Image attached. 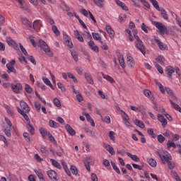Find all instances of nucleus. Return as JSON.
I'll list each match as a JSON object with an SVG mask.
<instances>
[{
	"mask_svg": "<svg viewBox=\"0 0 181 181\" xmlns=\"http://www.w3.org/2000/svg\"><path fill=\"white\" fill-rule=\"evenodd\" d=\"M38 46L49 57L53 56V52L50 51V48H49V45L46 43V42L43 41V40H40L38 41Z\"/></svg>",
	"mask_w": 181,
	"mask_h": 181,
	"instance_id": "nucleus-1",
	"label": "nucleus"
},
{
	"mask_svg": "<svg viewBox=\"0 0 181 181\" xmlns=\"http://www.w3.org/2000/svg\"><path fill=\"white\" fill-rule=\"evenodd\" d=\"M151 23L158 29L160 35H165V33H168V28H166V25L162 24V23L151 21Z\"/></svg>",
	"mask_w": 181,
	"mask_h": 181,
	"instance_id": "nucleus-2",
	"label": "nucleus"
},
{
	"mask_svg": "<svg viewBox=\"0 0 181 181\" xmlns=\"http://www.w3.org/2000/svg\"><path fill=\"white\" fill-rule=\"evenodd\" d=\"M135 47L138 50H140L142 54L145 55L146 53V51L145 49V45H144V42H142V40L139 38V37H136V40L135 41Z\"/></svg>",
	"mask_w": 181,
	"mask_h": 181,
	"instance_id": "nucleus-3",
	"label": "nucleus"
},
{
	"mask_svg": "<svg viewBox=\"0 0 181 181\" xmlns=\"http://www.w3.org/2000/svg\"><path fill=\"white\" fill-rule=\"evenodd\" d=\"M6 43L10 46V47H12L14 49V50H19V47L18 46V43L15 42L11 37H6Z\"/></svg>",
	"mask_w": 181,
	"mask_h": 181,
	"instance_id": "nucleus-4",
	"label": "nucleus"
},
{
	"mask_svg": "<svg viewBox=\"0 0 181 181\" xmlns=\"http://www.w3.org/2000/svg\"><path fill=\"white\" fill-rule=\"evenodd\" d=\"M93 156L86 157L83 160V163L86 169L88 172H91V168H90V163H93Z\"/></svg>",
	"mask_w": 181,
	"mask_h": 181,
	"instance_id": "nucleus-5",
	"label": "nucleus"
},
{
	"mask_svg": "<svg viewBox=\"0 0 181 181\" xmlns=\"http://www.w3.org/2000/svg\"><path fill=\"white\" fill-rule=\"evenodd\" d=\"M20 107L21 108V111H22L23 112H29V111H30V108L29 107V105L25 101L21 102Z\"/></svg>",
	"mask_w": 181,
	"mask_h": 181,
	"instance_id": "nucleus-6",
	"label": "nucleus"
},
{
	"mask_svg": "<svg viewBox=\"0 0 181 181\" xmlns=\"http://www.w3.org/2000/svg\"><path fill=\"white\" fill-rule=\"evenodd\" d=\"M118 62L122 69H125V60L124 59V55L120 52H117Z\"/></svg>",
	"mask_w": 181,
	"mask_h": 181,
	"instance_id": "nucleus-7",
	"label": "nucleus"
},
{
	"mask_svg": "<svg viewBox=\"0 0 181 181\" xmlns=\"http://www.w3.org/2000/svg\"><path fill=\"white\" fill-rule=\"evenodd\" d=\"M11 88L16 94H19L21 92V90H22V85L19 83L13 84H11Z\"/></svg>",
	"mask_w": 181,
	"mask_h": 181,
	"instance_id": "nucleus-8",
	"label": "nucleus"
},
{
	"mask_svg": "<svg viewBox=\"0 0 181 181\" xmlns=\"http://www.w3.org/2000/svg\"><path fill=\"white\" fill-rule=\"evenodd\" d=\"M128 67L130 69H134L135 66V61L134 60V58L131 56L127 57V62Z\"/></svg>",
	"mask_w": 181,
	"mask_h": 181,
	"instance_id": "nucleus-9",
	"label": "nucleus"
},
{
	"mask_svg": "<svg viewBox=\"0 0 181 181\" xmlns=\"http://www.w3.org/2000/svg\"><path fill=\"white\" fill-rule=\"evenodd\" d=\"M156 43H157L160 50H166V45L163 44V42H160V40L157 37L154 38Z\"/></svg>",
	"mask_w": 181,
	"mask_h": 181,
	"instance_id": "nucleus-10",
	"label": "nucleus"
},
{
	"mask_svg": "<svg viewBox=\"0 0 181 181\" xmlns=\"http://www.w3.org/2000/svg\"><path fill=\"white\" fill-rule=\"evenodd\" d=\"M47 175L49 177V179H53L54 180H57V173L53 170H50L47 171Z\"/></svg>",
	"mask_w": 181,
	"mask_h": 181,
	"instance_id": "nucleus-11",
	"label": "nucleus"
},
{
	"mask_svg": "<svg viewBox=\"0 0 181 181\" xmlns=\"http://www.w3.org/2000/svg\"><path fill=\"white\" fill-rule=\"evenodd\" d=\"M17 110L18 112H19V114H21V115H22V117L24 118V119H25V121H27V122H30V119L29 118V116H28V112H22V110H21V108L17 107Z\"/></svg>",
	"mask_w": 181,
	"mask_h": 181,
	"instance_id": "nucleus-12",
	"label": "nucleus"
},
{
	"mask_svg": "<svg viewBox=\"0 0 181 181\" xmlns=\"http://www.w3.org/2000/svg\"><path fill=\"white\" fill-rule=\"evenodd\" d=\"M21 21L25 26H28V28H33L32 22L29 21L26 17H21Z\"/></svg>",
	"mask_w": 181,
	"mask_h": 181,
	"instance_id": "nucleus-13",
	"label": "nucleus"
},
{
	"mask_svg": "<svg viewBox=\"0 0 181 181\" xmlns=\"http://www.w3.org/2000/svg\"><path fill=\"white\" fill-rule=\"evenodd\" d=\"M158 12H160V15L162 18L165 19V21L169 20V15H168V11H166L165 8H160V10H158Z\"/></svg>",
	"mask_w": 181,
	"mask_h": 181,
	"instance_id": "nucleus-14",
	"label": "nucleus"
},
{
	"mask_svg": "<svg viewBox=\"0 0 181 181\" xmlns=\"http://www.w3.org/2000/svg\"><path fill=\"white\" fill-rule=\"evenodd\" d=\"M65 129L69 135H71V136H74V135H76V131H74L69 124H66Z\"/></svg>",
	"mask_w": 181,
	"mask_h": 181,
	"instance_id": "nucleus-15",
	"label": "nucleus"
},
{
	"mask_svg": "<svg viewBox=\"0 0 181 181\" xmlns=\"http://www.w3.org/2000/svg\"><path fill=\"white\" fill-rule=\"evenodd\" d=\"M166 71L168 73V76L169 78H171V80H172V74H173V73H175V68H173V66H167Z\"/></svg>",
	"mask_w": 181,
	"mask_h": 181,
	"instance_id": "nucleus-16",
	"label": "nucleus"
},
{
	"mask_svg": "<svg viewBox=\"0 0 181 181\" xmlns=\"http://www.w3.org/2000/svg\"><path fill=\"white\" fill-rule=\"evenodd\" d=\"M40 20H36L33 23L34 30H39L40 29Z\"/></svg>",
	"mask_w": 181,
	"mask_h": 181,
	"instance_id": "nucleus-17",
	"label": "nucleus"
},
{
	"mask_svg": "<svg viewBox=\"0 0 181 181\" xmlns=\"http://www.w3.org/2000/svg\"><path fill=\"white\" fill-rule=\"evenodd\" d=\"M85 78H86V81L89 84H94V80H93V76H91V74L85 73Z\"/></svg>",
	"mask_w": 181,
	"mask_h": 181,
	"instance_id": "nucleus-18",
	"label": "nucleus"
},
{
	"mask_svg": "<svg viewBox=\"0 0 181 181\" xmlns=\"http://www.w3.org/2000/svg\"><path fill=\"white\" fill-rule=\"evenodd\" d=\"M126 154L127 155V156H129V158H131L132 160H134V162H139V160H141L139 157H138V156L136 155H132L131 153L129 152H127Z\"/></svg>",
	"mask_w": 181,
	"mask_h": 181,
	"instance_id": "nucleus-19",
	"label": "nucleus"
},
{
	"mask_svg": "<svg viewBox=\"0 0 181 181\" xmlns=\"http://www.w3.org/2000/svg\"><path fill=\"white\" fill-rule=\"evenodd\" d=\"M105 148L106 151L110 153V155H115V151H114V148L110 146V144H105Z\"/></svg>",
	"mask_w": 181,
	"mask_h": 181,
	"instance_id": "nucleus-20",
	"label": "nucleus"
},
{
	"mask_svg": "<svg viewBox=\"0 0 181 181\" xmlns=\"http://www.w3.org/2000/svg\"><path fill=\"white\" fill-rule=\"evenodd\" d=\"M106 30H107V33H108L110 37H114V35L115 34V33L114 32V30H112V28H111V26L106 25Z\"/></svg>",
	"mask_w": 181,
	"mask_h": 181,
	"instance_id": "nucleus-21",
	"label": "nucleus"
},
{
	"mask_svg": "<svg viewBox=\"0 0 181 181\" xmlns=\"http://www.w3.org/2000/svg\"><path fill=\"white\" fill-rule=\"evenodd\" d=\"M42 81L47 86H49L52 90H54V87L52 84V82H50V80L47 78L42 77Z\"/></svg>",
	"mask_w": 181,
	"mask_h": 181,
	"instance_id": "nucleus-22",
	"label": "nucleus"
},
{
	"mask_svg": "<svg viewBox=\"0 0 181 181\" xmlns=\"http://www.w3.org/2000/svg\"><path fill=\"white\" fill-rule=\"evenodd\" d=\"M159 157L160 158L163 163H166V162H169L170 159V156H162L160 154H159Z\"/></svg>",
	"mask_w": 181,
	"mask_h": 181,
	"instance_id": "nucleus-23",
	"label": "nucleus"
},
{
	"mask_svg": "<svg viewBox=\"0 0 181 181\" xmlns=\"http://www.w3.org/2000/svg\"><path fill=\"white\" fill-rule=\"evenodd\" d=\"M151 4H152L153 8L156 9V11H160V7L159 6V3H158V1L156 0H149Z\"/></svg>",
	"mask_w": 181,
	"mask_h": 181,
	"instance_id": "nucleus-24",
	"label": "nucleus"
},
{
	"mask_svg": "<svg viewBox=\"0 0 181 181\" xmlns=\"http://www.w3.org/2000/svg\"><path fill=\"white\" fill-rule=\"evenodd\" d=\"M74 35L76 39H78L79 42H84V38L83 37V35H80V33L78 32V30H75Z\"/></svg>",
	"mask_w": 181,
	"mask_h": 181,
	"instance_id": "nucleus-25",
	"label": "nucleus"
},
{
	"mask_svg": "<svg viewBox=\"0 0 181 181\" xmlns=\"http://www.w3.org/2000/svg\"><path fill=\"white\" fill-rule=\"evenodd\" d=\"M116 3H117V5H118V6H120V8H123L124 11H128V7L127 6V5H125L121 1L116 0Z\"/></svg>",
	"mask_w": 181,
	"mask_h": 181,
	"instance_id": "nucleus-26",
	"label": "nucleus"
},
{
	"mask_svg": "<svg viewBox=\"0 0 181 181\" xmlns=\"http://www.w3.org/2000/svg\"><path fill=\"white\" fill-rule=\"evenodd\" d=\"M134 124H135V125H136L139 128H141L142 129H143V128H145V124H144L142 121H141L138 119H135Z\"/></svg>",
	"mask_w": 181,
	"mask_h": 181,
	"instance_id": "nucleus-27",
	"label": "nucleus"
},
{
	"mask_svg": "<svg viewBox=\"0 0 181 181\" xmlns=\"http://www.w3.org/2000/svg\"><path fill=\"white\" fill-rule=\"evenodd\" d=\"M103 78H105V80H107V81H109L110 83H115V81H114V78H112V77L108 76V75H106V74H104V73H101Z\"/></svg>",
	"mask_w": 181,
	"mask_h": 181,
	"instance_id": "nucleus-28",
	"label": "nucleus"
},
{
	"mask_svg": "<svg viewBox=\"0 0 181 181\" xmlns=\"http://www.w3.org/2000/svg\"><path fill=\"white\" fill-rule=\"evenodd\" d=\"M147 162L149 164L150 166H152V168H156V160L153 158H147Z\"/></svg>",
	"mask_w": 181,
	"mask_h": 181,
	"instance_id": "nucleus-29",
	"label": "nucleus"
},
{
	"mask_svg": "<svg viewBox=\"0 0 181 181\" xmlns=\"http://www.w3.org/2000/svg\"><path fill=\"white\" fill-rule=\"evenodd\" d=\"M156 60L158 62V63H160V64H161V66H164L165 65V57H163V56L160 55L158 56Z\"/></svg>",
	"mask_w": 181,
	"mask_h": 181,
	"instance_id": "nucleus-30",
	"label": "nucleus"
},
{
	"mask_svg": "<svg viewBox=\"0 0 181 181\" xmlns=\"http://www.w3.org/2000/svg\"><path fill=\"white\" fill-rule=\"evenodd\" d=\"M27 128L30 131L31 135H35V127L32 124H30V122H28L27 123Z\"/></svg>",
	"mask_w": 181,
	"mask_h": 181,
	"instance_id": "nucleus-31",
	"label": "nucleus"
},
{
	"mask_svg": "<svg viewBox=\"0 0 181 181\" xmlns=\"http://www.w3.org/2000/svg\"><path fill=\"white\" fill-rule=\"evenodd\" d=\"M34 172L37 175L40 180L45 181V178L43 177V174H42V171H40V170H35Z\"/></svg>",
	"mask_w": 181,
	"mask_h": 181,
	"instance_id": "nucleus-32",
	"label": "nucleus"
},
{
	"mask_svg": "<svg viewBox=\"0 0 181 181\" xmlns=\"http://www.w3.org/2000/svg\"><path fill=\"white\" fill-rule=\"evenodd\" d=\"M52 165L54 166V168H57V169H62V165H60V163L57 162L56 160L51 158L50 159Z\"/></svg>",
	"mask_w": 181,
	"mask_h": 181,
	"instance_id": "nucleus-33",
	"label": "nucleus"
},
{
	"mask_svg": "<svg viewBox=\"0 0 181 181\" xmlns=\"http://www.w3.org/2000/svg\"><path fill=\"white\" fill-rule=\"evenodd\" d=\"M110 163L114 170L116 171V173H117L118 175H121V171L119 170V168H118V166H117V164H115V163L113 161H111Z\"/></svg>",
	"mask_w": 181,
	"mask_h": 181,
	"instance_id": "nucleus-34",
	"label": "nucleus"
},
{
	"mask_svg": "<svg viewBox=\"0 0 181 181\" xmlns=\"http://www.w3.org/2000/svg\"><path fill=\"white\" fill-rule=\"evenodd\" d=\"M40 151L41 153H43V155H49V150L47 149V147L45 146H41L40 148Z\"/></svg>",
	"mask_w": 181,
	"mask_h": 181,
	"instance_id": "nucleus-35",
	"label": "nucleus"
},
{
	"mask_svg": "<svg viewBox=\"0 0 181 181\" xmlns=\"http://www.w3.org/2000/svg\"><path fill=\"white\" fill-rule=\"evenodd\" d=\"M6 69L7 73H13L14 74H16V69H15V67L11 65H6Z\"/></svg>",
	"mask_w": 181,
	"mask_h": 181,
	"instance_id": "nucleus-36",
	"label": "nucleus"
},
{
	"mask_svg": "<svg viewBox=\"0 0 181 181\" xmlns=\"http://www.w3.org/2000/svg\"><path fill=\"white\" fill-rule=\"evenodd\" d=\"M166 145H167L168 149H170V148H176V146H177V145H176V144H175V142H173V141H170V140H169V141L167 142Z\"/></svg>",
	"mask_w": 181,
	"mask_h": 181,
	"instance_id": "nucleus-37",
	"label": "nucleus"
},
{
	"mask_svg": "<svg viewBox=\"0 0 181 181\" xmlns=\"http://www.w3.org/2000/svg\"><path fill=\"white\" fill-rule=\"evenodd\" d=\"M93 2L99 6V8H104V0H93Z\"/></svg>",
	"mask_w": 181,
	"mask_h": 181,
	"instance_id": "nucleus-38",
	"label": "nucleus"
},
{
	"mask_svg": "<svg viewBox=\"0 0 181 181\" xmlns=\"http://www.w3.org/2000/svg\"><path fill=\"white\" fill-rule=\"evenodd\" d=\"M144 94L146 97H148V98H150L151 100H152V98H153V96H152V92H151L149 90L146 89L144 90Z\"/></svg>",
	"mask_w": 181,
	"mask_h": 181,
	"instance_id": "nucleus-39",
	"label": "nucleus"
},
{
	"mask_svg": "<svg viewBox=\"0 0 181 181\" xmlns=\"http://www.w3.org/2000/svg\"><path fill=\"white\" fill-rule=\"evenodd\" d=\"M53 103L55 107H57V108H62V103H60V100L57 99V98H55L53 100Z\"/></svg>",
	"mask_w": 181,
	"mask_h": 181,
	"instance_id": "nucleus-40",
	"label": "nucleus"
},
{
	"mask_svg": "<svg viewBox=\"0 0 181 181\" xmlns=\"http://www.w3.org/2000/svg\"><path fill=\"white\" fill-rule=\"evenodd\" d=\"M92 36L95 40H98V42H101V35L97 33H93Z\"/></svg>",
	"mask_w": 181,
	"mask_h": 181,
	"instance_id": "nucleus-41",
	"label": "nucleus"
},
{
	"mask_svg": "<svg viewBox=\"0 0 181 181\" xmlns=\"http://www.w3.org/2000/svg\"><path fill=\"white\" fill-rule=\"evenodd\" d=\"M11 129H12V127H6L4 129V134L8 136V138H11L12 136V134L11 133Z\"/></svg>",
	"mask_w": 181,
	"mask_h": 181,
	"instance_id": "nucleus-42",
	"label": "nucleus"
},
{
	"mask_svg": "<svg viewBox=\"0 0 181 181\" xmlns=\"http://www.w3.org/2000/svg\"><path fill=\"white\" fill-rule=\"evenodd\" d=\"M25 91L28 93V94H32V91H33V88L30 87V86L28 83L25 85Z\"/></svg>",
	"mask_w": 181,
	"mask_h": 181,
	"instance_id": "nucleus-43",
	"label": "nucleus"
},
{
	"mask_svg": "<svg viewBox=\"0 0 181 181\" xmlns=\"http://www.w3.org/2000/svg\"><path fill=\"white\" fill-rule=\"evenodd\" d=\"M101 121H103L105 124H111V118L110 117V116H105V119L103 117H101Z\"/></svg>",
	"mask_w": 181,
	"mask_h": 181,
	"instance_id": "nucleus-44",
	"label": "nucleus"
},
{
	"mask_svg": "<svg viewBox=\"0 0 181 181\" xmlns=\"http://www.w3.org/2000/svg\"><path fill=\"white\" fill-rule=\"evenodd\" d=\"M154 66L157 69L158 73H160V74H163V69H162V66H160V65H159L156 62H154Z\"/></svg>",
	"mask_w": 181,
	"mask_h": 181,
	"instance_id": "nucleus-45",
	"label": "nucleus"
},
{
	"mask_svg": "<svg viewBox=\"0 0 181 181\" xmlns=\"http://www.w3.org/2000/svg\"><path fill=\"white\" fill-rule=\"evenodd\" d=\"M52 30L54 32V33L56 35V36H60V31L59 29H57V26L52 25Z\"/></svg>",
	"mask_w": 181,
	"mask_h": 181,
	"instance_id": "nucleus-46",
	"label": "nucleus"
},
{
	"mask_svg": "<svg viewBox=\"0 0 181 181\" xmlns=\"http://www.w3.org/2000/svg\"><path fill=\"white\" fill-rule=\"evenodd\" d=\"M49 135V139L51 142L54 144V145H57V141H56V139H54V136L50 133H48Z\"/></svg>",
	"mask_w": 181,
	"mask_h": 181,
	"instance_id": "nucleus-47",
	"label": "nucleus"
},
{
	"mask_svg": "<svg viewBox=\"0 0 181 181\" xmlns=\"http://www.w3.org/2000/svg\"><path fill=\"white\" fill-rule=\"evenodd\" d=\"M76 71L78 73L79 76H83L84 74V69L80 66H77L76 68Z\"/></svg>",
	"mask_w": 181,
	"mask_h": 181,
	"instance_id": "nucleus-48",
	"label": "nucleus"
},
{
	"mask_svg": "<svg viewBox=\"0 0 181 181\" xmlns=\"http://www.w3.org/2000/svg\"><path fill=\"white\" fill-rule=\"evenodd\" d=\"M78 93H75L76 95V100L78 101V103H81V101H83V95H81V93L80 92H77Z\"/></svg>",
	"mask_w": 181,
	"mask_h": 181,
	"instance_id": "nucleus-49",
	"label": "nucleus"
},
{
	"mask_svg": "<svg viewBox=\"0 0 181 181\" xmlns=\"http://www.w3.org/2000/svg\"><path fill=\"white\" fill-rule=\"evenodd\" d=\"M23 137L25 138L28 144H30V136H29V134L28 132L23 133Z\"/></svg>",
	"mask_w": 181,
	"mask_h": 181,
	"instance_id": "nucleus-50",
	"label": "nucleus"
},
{
	"mask_svg": "<svg viewBox=\"0 0 181 181\" xmlns=\"http://www.w3.org/2000/svg\"><path fill=\"white\" fill-rule=\"evenodd\" d=\"M165 137L162 134L157 136V140L160 144L165 142Z\"/></svg>",
	"mask_w": 181,
	"mask_h": 181,
	"instance_id": "nucleus-51",
	"label": "nucleus"
},
{
	"mask_svg": "<svg viewBox=\"0 0 181 181\" xmlns=\"http://www.w3.org/2000/svg\"><path fill=\"white\" fill-rule=\"evenodd\" d=\"M120 111H121L122 114H123L122 118H123L124 121H129V117L128 116V115L123 110H120Z\"/></svg>",
	"mask_w": 181,
	"mask_h": 181,
	"instance_id": "nucleus-52",
	"label": "nucleus"
},
{
	"mask_svg": "<svg viewBox=\"0 0 181 181\" xmlns=\"http://www.w3.org/2000/svg\"><path fill=\"white\" fill-rule=\"evenodd\" d=\"M40 132L42 138H45L46 135H47V132L43 127H41L40 129Z\"/></svg>",
	"mask_w": 181,
	"mask_h": 181,
	"instance_id": "nucleus-53",
	"label": "nucleus"
},
{
	"mask_svg": "<svg viewBox=\"0 0 181 181\" xmlns=\"http://www.w3.org/2000/svg\"><path fill=\"white\" fill-rule=\"evenodd\" d=\"M19 47H20V49H21L22 53H23L24 56H28V51H26V49H25V47H23V45H22L21 43H19Z\"/></svg>",
	"mask_w": 181,
	"mask_h": 181,
	"instance_id": "nucleus-54",
	"label": "nucleus"
},
{
	"mask_svg": "<svg viewBox=\"0 0 181 181\" xmlns=\"http://www.w3.org/2000/svg\"><path fill=\"white\" fill-rule=\"evenodd\" d=\"M100 47L103 49V50H108V45H107V43H104V42L100 41Z\"/></svg>",
	"mask_w": 181,
	"mask_h": 181,
	"instance_id": "nucleus-55",
	"label": "nucleus"
},
{
	"mask_svg": "<svg viewBox=\"0 0 181 181\" xmlns=\"http://www.w3.org/2000/svg\"><path fill=\"white\" fill-rule=\"evenodd\" d=\"M147 132H148V135H151V136H152V138H156V134H155V133H153V129H148Z\"/></svg>",
	"mask_w": 181,
	"mask_h": 181,
	"instance_id": "nucleus-56",
	"label": "nucleus"
},
{
	"mask_svg": "<svg viewBox=\"0 0 181 181\" xmlns=\"http://www.w3.org/2000/svg\"><path fill=\"white\" fill-rule=\"evenodd\" d=\"M70 169L71 173H73L74 175H77V173H78V171L77 170V168L76 166L71 165Z\"/></svg>",
	"mask_w": 181,
	"mask_h": 181,
	"instance_id": "nucleus-57",
	"label": "nucleus"
},
{
	"mask_svg": "<svg viewBox=\"0 0 181 181\" xmlns=\"http://www.w3.org/2000/svg\"><path fill=\"white\" fill-rule=\"evenodd\" d=\"M114 134H115L114 132L110 131L109 132V138L111 141H112L113 142H115V136H114Z\"/></svg>",
	"mask_w": 181,
	"mask_h": 181,
	"instance_id": "nucleus-58",
	"label": "nucleus"
},
{
	"mask_svg": "<svg viewBox=\"0 0 181 181\" xmlns=\"http://www.w3.org/2000/svg\"><path fill=\"white\" fill-rule=\"evenodd\" d=\"M132 166L134 169H138L139 170H142L144 169V165L132 163Z\"/></svg>",
	"mask_w": 181,
	"mask_h": 181,
	"instance_id": "nucleus-59",
	"label": "nucleus"
},
{
	"mask_svg": "<svg viewBox=\"0 0 181 181\" xmlns=\"http://www.w3.org/2000/svg\"><path fill=\"white\" fill-rule=\"evenodd\" d=\"M163 135L164 136H167L168 138H169V136H173V133H172V132H170V131H169V130H166L165 131V132H164L163 134Z\"/></svg>",
	"mask_w": 181,
	"mask_h": 181,
	"instance_id": "nucleus-60",
	"label": "nucleus"
},
{
	"mask_svg": "<svg viewBox=\"0 0 181 181\" xmlns=\"http://www.w3.org/2000/svg\"><path fill=\"white\" fill-rule=\"evenodd\" d=\"M57 87L58 88H59L62 91L65 92L66 91V88H64V86L63 85V83L58 82L57 83Z\"/></svg>",
	"mask_w": 181,
	"mask_h": 181,
	"instance_id": "nucleus-61",
	"label": "nucleus"
},
{
	"mask_svg": "<svg viewBox=\"0 0 181 181\" xmlns=\"http://www.w3.org/2000/svg\"><path fill=\"white\" fill-rule=\"evenodd\" d=\"M6 110L8 115H11V117L13 115V111H12V109H11V107L6 106Z\"/></svg>",
	"mask_w": 181,
	"mask_h": 181,
	"instance_id": "nucleus-62",
	"label": "nucleus"
},
{
	"mask_svg": "<svg viewBox=\"0 0 181 181\" xmlns=\"http://www.w3.org/2000/svg\"><path fill=\"white\" fill-rule=\"evenodd\" d=\"M28 59L29 60V62L33 63V64H34V66H36V60H35V57H33V56H32V55L29 56L28 57Z\"/></svg>",
	"mask_w": 181,
	"mask_h": 181,
	"instance_id": "nucleus-63",
	"label": "nucleus"
},
{
	"mask_svg": "<svg viewBox=\"0 0 181 181\" xmlns=\"http://www.w3.org/2000/svg\"><path fill=\"white\" fill-rule=\"evenodd\" d=\"M35 110H36V111H37V112H39L40 111V108H42V105H40V103L39 102H36L35 103Z\"/></svg>",
	"mask_w": 181,
	"mask_h": 181,
	"instance_id": "nucleus-64",
	"label": "nucleus"
}]
</instances>
